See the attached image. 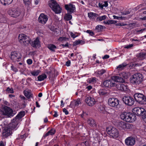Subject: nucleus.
<instances>
[{
    "label": "nucleus",
    "mask_w": 146,
    "mask_h": 146,
    "mask_svg": "<svg viewBox=\"0 0 146 146\" xmlns=\"http://www.w3.org/2000/svg\"><path fill=\"white\" fill-rule=\"evenodd\" d=\"M134 97L136 101L140 104H146V98L143 94L140 93H136L134 94Z\"/></svg>",
    "instance_id": "4"
},
{
    "label": "nucleus",
    "mask_w": 146,
    "mask_h": 146,
    "mask_svg": "<svg viewBox=\"0 0 146 146\" xmlns=\"http://www.w3.org/2000/svg\"><path fill=\"white\" fill-rule=\"evenodd\" d=\"M63 111L65 113V114L66 115H67V114H68V112L66 110V109L65 108L63 109Z\"/></svg>",
    "instance_id": "53"
},
{
    "label": "nucleus",
    "mask_w": 146,
    "mask_h": 146,
    "mask_svg": "<svg viewBox=\"0 0 146 146\" xmlns=\"http://www.w3.org/2000/svg\"><path fill=\"white\" fill-rule=\"evenodd\" d=\"M79 44H80V43L79 42V40H78L74 42L73 44V46H75Z\"/></svg>",
    "instance_id": "47"
},
{
    "label": "nucleus",
    "mask_w": 146,
    "mask_h": 146,
    "mask_svg": "<svg viewBox=\"0 0 146 146\" xmlns=\"http://www.w3.org/2000/svg\"><path fill=\"white\" fill-rule=\"evenodd\" d=\"M98 111L101 113H104L105 112V108L104 106L100 105L98 108Z\"/></svg>",
    "instance_id": "36"
},
{
    "label": "nucleus",
    "mask_w": 146,
    "mask_h": 146,
    "mask_svg": "<svg viewBox=\"0 0 146 146\" xmlns=\"http://www.w3.org/2000/svg\"><path fill=\"white\" fill-rule=\"evenodd\" d=\"M127 25L126 24H123V23H119L118 24H117L116 25L117 26H125V25Z\"/></svg>",
    "instance_id": "59"
},
{
    "label": "nucleus",
    "mask_w": 146,
    "mask_h": 146,
    "mask_svg": "<svg viewBox=\"0 0 146 146\" xmlns=\"http://www.w3.org/2000/svg\"><path fill=\"white\" fill-rule=\"evenodd\" d=\"M123 101L126 105L129 106L133 105L135 102L133 98L129 96H125L122 99Z\"/></svg>",
    "instance_id": "11"
},
{
    "label": "nucleus",
    "mask_w": 146,
    "mask_h": 146,
    "mask_svg": "<svg viewBox=\"0 0 146 146\" xmlns=\"http://www.w3.org/2000/svg\"><path fill=\"white\" fill-rule=\"evenodd\" d=\"M48 48L52 52H55V50L57 48L56 47L52 44H50L48 46Z\"/></svg>",
    "instance_id": "28"
},
{
    "label": "nucleus",
    "mask_w": 146,
    "mask_h": 146,
    "mask_svg": "<svg viewBox=\"0 0 146 146\" xmlns=\"http://www.w3.org/2000/svg\"><path fill=\"white\" fill-rule=\"evenodd\" d=\"M70 35L71 37L73 38H74L76 37L77 36L75 34H74L72 32H71L70 33Z\"/></svg>",
    "instance_id": "48"
},
{
    "label": "nucleus",
    "mask_w": 146,
    "mask_h": 146,
    "mask_svg": "<svg viewBox=\"0 0 146 146\" xmlns=\"http://www.w3.org/2000/svg\"><path fill=\"white\" fill-rule=\"evenodd\" d=\"M72 13H68L66 14L64 17V19L66 21H68L70 20L72 18V16L71 14Z\"/></svg>",
    "instance_id": "29"
},
{
    "label": "nucleus",
    "mask_w": 146,
    "mask_h": 146,
    "mask_svg": "<svg viewBox=\"0 0 146 146\" xmlns=\"http://www.w3.org/2000/svg\"><path fill=\"white\" fill-rule=\"evenodd\" d=\"M40 72V70H34L33 71L31 72V73L32 75L35 76H38Z\"/></svg>",
    "instance_id": "34"
},
{
    "label": "nucleus",
    "mask_w": 146,
    "mask_h": 146,
    "mask_svg": "<svg viewBox=\"0 0 146 146\" xmlns=\"http://www.w3.org/2000/svg\"><path fill=\"white\" fill-rule=\"evenodd\" d=\"M127 65L125 63H123L119 65L117 67V69H118V70H121L124 68Z\"/></svg>",
    "instance_id": "33"
},
{
    "label": "nucleus",
    "mask_w": 146,
    "mask_h": 146,
    "mask_svg": "<svg viewBox=\"0 0 146 146\" xmlns=\"http://www.w3.org/2000/svg\"><path fill=\"white\" fill-rule=\"evenodd\" d=\"M18 121L14 118L12 121V122L9 125L7 126L9 128L11 129V130L14 129L15 128L18 124Z\"/></svg>",
    "instance_id": "21"
},
{
    "label": "nucleus",
    "mask_w": 146,
    "mask_h": 146,
    "mask_svg": "<svg viewBox=\"0 0 146 146\" xmlns=\"http://www.w3.org/2000/svg\"><path fill=\"white\" fill-rule=\"evenodd\" d=\"M12 130L7 126L5 127L3 131L2 135L4 137L6 138L10 135L12 133Z\"/></svg>",
    "instance_id": "17"
},
{
    "label": "nucleus",
    "mask_w": 146,
    "mask_h": 146,
    "mask_svg": "<svg viewBox=\"0 0 146 146\" xmlns=\"http://www.w3.org/2000/svg\"><path fill=\"white\" fill-rule=\"evenodd\" d=\"M117 23V21L113 20H108V21H107V23H108V25H109L110 24H115Z\"/></svg>",
    "instance_id": "40"
},
{
    "label": "nucleus",
    "mask_w": 146,
    "mask_h": 146,
    "mask_svg": "<svg viewBox=\"0 0 146 146\" xmlns=\"http://www.w3.org/2000/svg\"><path fill=\"white\" fill-rule=\"evenodd\" d=\"M117 126L120 128L125 130L131 128L132 127V125L123 121H119L117 122Z\"/></svg>",
    "instance_id": "10"
},
{
    "label": "nucleus",
    "mask_w": 146,
    "mask_h": 146,
    "mask_svg": "<svg viewBox=\"0 0 146 146\" xmlns=\"http://www.w3.org/2000/svg\"><path fill=\"white\" fill-rule=\"evenodd\" d=\"M64 7L68 13H72L76 12L75 6L72 4L65 5Z\"/></svg>",
    "instance_id": "13"
},
{
    "label": "nucleus",
    "mask_w": 146,
    "mask_h": 146,
    "mask_svg": "<svg viewBox=\"0 0 146 146\" xmlns=\"http://www.w3.org/2000/svg\"><path fill=\"white\" fill-rule=\"evenodd\" d=\"M46 76L45 74H42L39 76L38 77V80L39 81H41L43 80L44 79L46 78Z\"/></svg>",
    "instance_id": "32"
},
{
    "label": "nucleus",
    "mask_w": 146,
    "mask_h": 146,
    "mask_svg": "<svg viewBox=\"0 0 146 146\" xmlns=\"http://www.w3.org/2000/svg\"><path fill=\"white\" fill-rule=\"evenodd\" d=\"M119 100L117 98H110L108 100V104L112 107H116L117 108L119 105Z\"/></svg>",
    "instance_id": "12"
},
{
    "label": "nucleus",
    "mask_w": 146,
    "mask_h": 146,
    "mask_svg": "<svg viewBox=\"0 0 146 146\" xmlns=\"http://www.w3.org/2000/svg\"><path fill=\"white\" fill-rule=\"evenodd\" d=\"M12 69L15 72H16L17 71V69L14 66H12L11 67Z\"/></svg>",
    "instance_id": "54"
},
{
    "label": "nucleus",
    "mask_w": 146,
    "mask_h": 146,
    "mask_svg": "<svg viewBox=\"0 0 146 146\" xmlns=\"http://www.w3.org/2000/svg\"><path fill=\"white\" fill-rule=\"evenodd\" d=\"M88 15L90 19H95L98 16V14L92 12L88 13Z\"/></svg>",
    "instance_id": "30"
},
{
    "label": "nucleus",
    "mask_w": 146,
    "mask_h": 146,
    "mask_svg": "<svg viewBox=\"0 0 146 146\" xmlns=\"http://www.w3.org/2000/svg\"><path fill=\"white\" fill-rule=\"evenodd\" d=\"M106 16L105 15L102 16H100L97 17L96 19V21H101L106 19Z\"/></svg>",
    "instance_id": "37"
},
{
    "label": "nucleus",
    "mask_w": 146,
    "mask_h": 146,
    "mask_svg": "<svg viewBox=\"0 0 146 146\" xmlns=\"http://www.w3.org/2000/svg\"><path fill=\"white\" fill-rule=\"evenodd\" d=\"M112 79L114 81L119 83H123L125 82L124 79L119 76H115L112 77Z\"/></svg>",
    "instance_id": "23"
},
{
    "label": "nucleus",
    "mask_w": 146,
    "mask_h": 146,
    "mask_svg": "<svg viewBox=\"0 0 146 146\" xmlns=\"http://www.w3.org/2000/svg\"><path fill=\"white\" fill-rule=\"evenodd\" d=\"M96 79L95 78H91L90 80V82H96Z\"/></svg>",
    "instance_id": "49"
},
{
    "label": "nucleus",
    "mask_w": 146,
    "mask_h": 146,
    "mask_svg": "<svg viewBox=\"0 0 146 146\" xmlns=\"http://www.w3.org/2000/svg\"><path fill=\"white\" fill-rule=\"evenodd\" d=\"M103 7H107L108 6V3L107 1H105L104 2V4H103Z\"/></svg>",
    "instance_id": "55"
},
{
    "label": "nucleus",
    "mask_w": 146,
    "mask_h": 146,
    "mask_svg": "<svg viewBox=\"0 0 146 146\" xmlns=\"http://www.w3.org/2000/svg\"><path fill=\"white\" fill-rule=\"evenodd\" d=\"M109 56L107 55H106L104 56L103 57V59H106L108 58H109Z\"/></svg>",
    "instance_id": "58"
},
{
    "label": "nucleus",
    "mask_w": 146,
    "mask_h": 146,
    "mask_svg": "<svg viewBox=\"0 0 146 146\" xmlns=\"http://www.w3.org/2000/svg\"><path fill=\"white\" fill-rule=\"evenodd\" d=\"M86 32L87 33H89L90 35L92 36H93L94 35V34L93 32L90 30H88L86 31Z\"/></svg>",
    "instance_id": "46"
},
{
    "label": "nucleus",
    "mask_w": 146,
    "mask_h": 146,
    "mask_svg": "<svg viewBox=\"0 0 146 146\" xmlns=\"http://www.w3.org/2000/svg\"><path fill=\"white\" fill-rule=\"evenodd\" d=\"M30 44L33 47L35 48L39 47L40 45V41L37 38L34 41L31 42Z\"/></svg>",
    "instance_id": "22"
},
{
    "label": "nucleus",
    "mask_w": 146,
    "mask_h": 146,
    "mask_svg": "<svg viewBox=\"0 0 146 146\" xmlns=\"http://www.w3.org/2000/svg\"><path fill=\"white\" fill-rule=\"evenodd\" d=\"M106 72V71L104 69H102L101 70L98 71V74L101 75Z\"/></svg>",
    "instance_id": "43"
},
{
    "label": "nucleus",
    "mask_w": 146,
    "mask_h": 146,
    "mask_svg": "<svg viewBox=\"0 0 146 146\" xmlns=\"http://www.w3.org/2000/svg\"><path fill=\"white\" fill-rule=\"evenodd\" d=\"M48 4L50 7L56 13H59L61 12L62 9L55 1L50 0Z\"/></svg>",
    "instance_id": "3"
},
{
    "label": "nucleus",
    "mask_w": 146,
    "mask_h": 146,
    "mask_svg": "<svg viewBox=\"0 0 146 146\" xmlns=\"http://www.w3.org/2000/svg\"><path fill=\"white\" fill-rule=\"evenodd\" d=\"M121 118L127 122H132L136 119V116L133 114L129 112H124L120 115Z\"/></svg>",
    "instance_id": "1"
},
{
    "label": "nucleus",
    "mask_w": 146,
    "mask_h": 146,
    "mask_svg": "<svg viewBox=\"0 0 146 146\" xmlns=\"http://www.w3.org/2000/svg\"><path fill=\"white\" fill-rule=\"evenodd\" d=\"M116 83H115L114 81L112 78V79L108 80L105 81L103 82V85L104 86L108 87H115Z\"/></svg>",
    "instance_id": "16"
},
{
    "label": "nucleus",
    "mask_w": 146,
    "mask_h": 146,
    "mask_svg": "<svg viewBox=\"0 0 146 146\" xmlns=\"http://www.w3.org/2000/svg\"><path fill=\"white\" fill-rule=\"evenodd\" d=\"M87 123L91 127H96V123L95 120L92 118L88 119Z\"/></svg>",
    "instance_id": "24"
},
{
    "label": "nucleus",
    "mask_w": 146,
    "mask_h": 146,
    "mask_svg": "<svg viewBox=\"0 0 146 146\" xmlns=\"http://www.w3.org/2000/svg\"><path fill=\"white\" fill-rule=\"evenodd\" d=\"M74 104L75 106H78L79 104H81V102H80V100L79 98L77 99L76 101H75L74 102Z\"/></svg>",
    "instance_id": "39"
},
{
    "label": "nucleus",
    "mask_w": 146,
    "mask_h": 146,
    "mask_svg": "<svg viewBox=\"0 0 146 146\" xmlns=\"http://www.w3.org/2000/svg\"><path fill=\"white\" fill-rule=\"evenodd\" d=\"M133 46V44H131L125 46V47H124V48H129Z\"/></svg>",
    "instance_id": "51"
},
{
    "label": "nucleus",
    "mask_w": 146,
    "mask_h": 146,
    "mask_svg": "<svg viewBox=\"0 0 146 146\" xmlns=\"http://www.w3.org/2000/svg\"><path fill=\"white\" fill-rule=\"evenodd\" d=\"M13 0H0V2L2 3H3V5H5L6 4H11Z\"/></svg>",
    "instance_id": "31"
},
{
    "label": "nucleus",
    "mask_w": 146,
    "mask_h": 146,
    "mask_svg": "<svg viewBox=\"0 0 146 146\" xmlns=\"http://www.w3.org/2000/svg\"><path fill=\"white\" fill-rule=\"evenodd\" d=\"M3 115L7 116L8 117L13 116L15 113L13 112V110L10 108L6 106L1 111Z\"/></svg>",
    "instance_id": "9"
},
{
    "label": "nucleus",
    "mask_w": 146,
    "mask_h": 146,
    "mask_svg": "<svg viewBox=\"0 0 146 146\" xmlns=\"http://www.w3.org/2000/svg\"><path fill=\"white\" fill-rule=\"evenodd\" d=\"M48 131V132H50L49 133H50V135H54L56 131H55V129H51L50 130H49Z\"/></svg>",
    "instance_id": "45"
},
{
    "label": "nucleus",
    "mask_w": 146,
    "mask_h": 146,
    "mask_svg": "<svg viewBox=\"0 0 146 146\" xmlns=\"http://www.w3.org/2000/svg\"><path fill=\"white\" fill-rule=\"evenodd\" d=\"M48 20L47 16L43 13L40 14L38 18V21L39 23L43 24H45Z\"/></svg>",
    "instance_id": "20"
},
{
    "label": "nucleus",
    "mask_w": 146,
    "mask_h": 146,
    "mask_svg": "<svg viewBox=\"0 0 146 146\" xmlns=\"http://www.w3.org/2000/svg\"><path fill=\"white\" fill-rule=\"evenodd\" d=\"M137 57L140 60H143L146 58V53L143 52H141L138 53L137 55Z\"/></svg>",
    "instance_id": "26"
},
{
    "label": "nucleus",
    "mask_w": 146,
    "mask_h": 146,
    "mask_svg": "<svg viewBox=\"0 0 146 146\" xmlns=\"http://www.w3.org/2000/svg\"><path fill=\"white\" fill-rule=\"evenodd\" d=\"M21 58V56L19 53H17L15 51L11 53V58L13 62L20 61Z\"/></svg>",
    "instance_id": "14"
},
{
    "label": "nucleus",
    "mask_w": 146,
    "mask_h": 146,
    "mask_svg": "<svg viewBox=\"0 0 146 146\" xmlns=\"http://www.w3.org/2000/svg\"><path fill=\"white\" fill-rule=\"evenodd\" d=\"M143 118L145 122L146 123V115H145L144 116H143Z\"/></svg>",
    "instance_id": "64"
},
{
    "label": "nucleus",
    "mask_w": 146,
    "mask_h": 146,
    "mask_svg": "<svg viewBox=\"0 0 146 146\" xmlns=\"http://www.w3.org/2000/svg\"><path fill=\"white\" fill-rule=\"evenodd\" d=\"M25 115V112L24 111H21L14 118L18 121L19 119L21 118L24 116Z\"/></svg>",
    "instance_id": "27"
},
{
    "label": "nucleus",
    "mask_w": 146,
    "mask_h": 146,
    "mask_svg": "<svg viewBox=\"0 0 146 146\" xmlns=\"http://www.w3.org/2000/svg\"><path fill=\"white\" fill-rule=\"evenodd\" d=\"M85 101L87 104L90 106H92L96 103L95 100L89 96H86Z\"/></svg>",
    "instance_id": "15"
},
{
    "label": "nucleus",
    "mask_w": 146,
    "mask_h": 146,
    "mask_svg": "<svg viewBox=\"0 0 146 146\" xmlns=\"http://www.w3.org/2000/svg\"><path fill=\"white\" fill-rule=\"evenodd\" d=\"M103 27L101 25H97L96 28V29H97L98 30V31H100L101 29H103Z\"/></svg>",
    "instance_id": "44"
},
{
    "label": "nucleus",
    "mask_w": 146,
    "mask_h": 146,
    "mask_svg": "<svg viewBox=\"0 0 146 146\" xmlns=\"http://www.w3.org/2000/svg\"><path fill=\"white\" fill-rule=\"evenodd\" d=\"M6 91H7L9 93H14L13 90L12 88H10L9 87H8Z\"/></svg>",
    "instance_id": "41"
},
{
    "label": "nucleus",
    "mask_w": 146,
    "mask_h": 146,
    "mask_svg": "<svg viewBox=\"0 0 146 146\" xmlns=\"http://www.w3.org/2000/svg\"><path fill=\"white\" fill-rule=\"evenodd\" d=\"M132 112L135 115L138 116L142 115L143 116L146 113V111L144 109L139 107L133 108Z\"/></svg>",
    "instance_id": "8"
},
{
    "label": "nucleus",
    "mask_w": 146,
    "mask_h": 146,
    "mask_svg": "<svg viewBox=\"0 0 146 146\" xmlns=\"http://www.w3.org/2000/svg\"><path fill=\"white\" fill-rule=\"evenodd\" d=\"M7 13L11 17L16 18L20 15L21 11L18 7H13L9 9Z\"/></svg>",
    "instance_id": "5"
},
{
    "label": "nucleus",
    "mask_w": 146,
    "mask_h": 146,
    "mask_svg": "<svg viewBox=\"0 0 146 146\" xmlns=\"http://www.w3.org/2000/svg\"><path fill=\"white\" fill-rule=\"evenodd\" d=\"M106 131L113 138H115L119 136V132L118 130L114 127L111 128L108 127L106 128Z\"/></svg>",
    "instance_id": "7"
},
{
    "label": "nucleus",
    "mask_w": 146,
    "mask_h": 146,
    "mask_svg": "<svg viewBox=\"0 0 146 146\" xmlns=\"http://www.w3.org/2000/svg\"><path fill=\"white\" fill-rule=\"evenodd\" d=\"M81 145L82 146H89L88 142L87 141L82 143Z\"/></svg>",
    "instance_id": "42"
},
{
    "label": "nucleus",
    "mask_w": 146,
    "mask_h": 146,
    "mask_svg": "<svg viewBox=\"0 0 146 146\" xmlns=\"http://www.w3.org/2000/svg\"><path fill=\"white\" fill-rule=\"evenodd\" d=\"M24 93L25 96L28 99H30L33 97V94L30 91L25 90L24 91Z\"/></svg>",
    "instance_id": "25"
},
{
    "label": "nucleus",
    "mask_w": 146,
    "mask_h": 146,
    "mask_svg": "<svg viewBox=\"0 0 146 146\" xmlns=\"http://www.w3.org/2000/svg\"><path fill=\"white\" fill-rule=\"evenodd\" d=\"M66 39L67 38L66 37H61L59 38V40L60 41H62L63 40H66Z\"/></svg>",
    "instance_id": "50"
},
{
    "label": "nucleus",
    "mask_w": 146,
    "mask_h": 146,
    "mask_svg": "<svg viewBox=\"0 0 146 146\" xmlns=\"http://www.w3.org/2000/svg\"><path fill=\"white\" fill-rule=\"evenodd\" d=\"M54 117H56L58 116V115L57 114V113L56 111H54Z\"/></svg>",
    "instance_id": "61"
},
{
    "label": "nucleus",
    "mask_w": 146,
    "mask_h": 146,
    "mask_svg": "<svg viewBox=\"0 0 146 146\" xmlns=\"http://www.w3.org/2000/svg\"><path fill=\"white\" fill-rule=\"evenodd\" d=\"M113 18L114 19H119V18H121V19L122 18V17H118L116 16L115 15H113Z\"/></svg>",
    "instance_id": "57"
},
{
    "label": "nucleus",
    "mask_w": 146,
    "mask_h": 146,
    "mask_svg": "<svg viewBox=\"0 0 146 146\" xmlns=\"http://www.w3.org/2000/svg\"><path fill=\"white\" fill-rule=\"evenodd\" d=\"M18 38L20 43L25 46H27L31 42L30 38L24 34H20Z\"/></svg>",
    "instance_id": "6"
},
{
    "label": "nucleus",
    "mask_w": 146,
    "mask_h": 146,
    "mask_svg": "<svg viewBox=\"0 0 146 146\" xmlns=\"http://www.w3.org/2000/svg\"><path fill=\"white\" fill-rule=\"evenodd\" d=\"M135 138L129 137L127 138L125 140V144L127 145L131 146H133L135 143Z\"/></svg>",
    "instance_id": "18"
},
{
    "label": "nucleus",
    "mask_w": 146,
    "mask_h": 146,
    "mask_svg": "<svg viewBox=\"0 0 146 146\" xmlns=\"http://www.w3.org/2000/svg\"><path fill=\"white\" fill-rule=\"evenodd\" d=\"M143 78L141 74L136 73L134 74L130 78V82L133 84L139 85L142 83Z\"/></svg>",
    "instance_id": "2"
},
{
    "label": "nucleus",
    "mask_w": 146,
    "mask_h": 146,
    "mask_svg": "<svg viewBox=\"0 0 146 146\" xmlns=\"http://www.w3.org/2000/svg\"><path fill=\"white\" fill-rule=\"evenodd\" d=\"M25 5L29 6L31 4V0H23Z\"/></svg>",
    "instance_id": "38"
},
{
    "label": "nucleus",
    "mask_w": 146,
    "mask_h": 146,
    "mask_svg": "<svg viewBox=\"0 0 146 146\" xmlns=\"http://www.w3.org/2000/svg\"><path fill=\"white\" fill-rule=\"evenodd\" d=\"M70 64V61L68 60L67 61L66 63V65L68 66H69Z\"/></svg>",
    "instance_id": "56"
},
{
    "label": "nucleus",
    "mask_w": 146,
    "mask_h": 146,
    "mask_svg": "<svg viewBox=\"0 0 146 146\" xmlns=\"http://www.w3.org/2000/svg\"><path fill=\"white\" fill-rule=\"evenodd\" d=\"M27 62L29 64H32L33 62L31 59H29L27 60Z\"/></svg>",
    "instance_id": "52"
},
{
    "label": "nucleus",
    "mask_w": 146,
    "mask_h": 146,
    "mask_svg": "<svg viewBox=\"0 0 146 146\" xmlns=\"http://www.w3.org/2000/svg\"><path fill=\"white\" fill-rule=\"evenodd\" d=\"M92 88V87L91 86H87L86 88L88 89V90H91Z\"/></svg>",
    "instance_id": "60"
},
{
    "label": "nucleus",
    "mask_w": 146,
    "mask_h": 146,
    "mask_svg": "<svg viewBox=\"0 0 146 146\" xmlns=\"http://www.w3.org/2000/svg\"><path fill=\"white\" fill-rule=\"evenodd\" d=\"M115 87L118 90L122 91H126L128 90L127 85H125L121 83H116Z\"/></svg>",
    "instance_id": "19"
},
{
    "label": "nucleus",
    "mask_w": 146,
    "mask_h": 146,
    "mask_svg": "<svg viewBox=\"0 0 146 146\" xmlns=\"http://www.w3.org/2000/svg\"><path fill=\"white\" fill-rule=\"evenodd\" d=\"M98 92L100 96L105 95L107 93L106 91L104 89H100L99 90Z\"/></svg>",
    "instance_id": "35"
},
{
    "label": "nucleus",
    "mask_w": 146,
    "mask_h": 146,
    "mask_svg": "<svg viewBox=\"0 0 146 146\" xmlns=\"http://www.w3.org/2000/svg\"><path fill=\"white\" fill-rule=\"evenodd\" d=\"M98 5H99V6L100 7V8H101L102 9L103 8V4H101L100 3H99Z\"/></svg>",
    "instance_id": "63"
},
{
    "label": "nucleus",
    "mask_w": 146,
    "mask_h": 146,
    "mask_svg": "<svg viewBox=\"0 0 146 146\" xmlns=\"http://www.w3.org/2000/svg\"><path fill=\"white\" fill-rule=\"evenodd\" d=\"M79 42L80 43V44H83L85 43L84 41L82 40H79Z\"/></svg>",
    "instance_id": "62"
}]
</instances>
